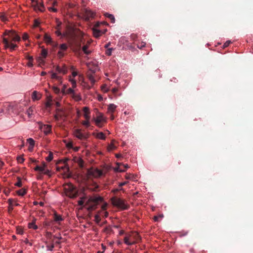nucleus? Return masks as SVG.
<instances>
[{"instance_id":"49530a36","label":"nucleus","mask_w":253,"mask_h":253,"mask_svg":"<svg viewBox=\"0 0 253 253\" xmlns=\"http://www.w3.org/2000/svg\"><path fill=\"white\" fill-rule=\"evenodd\" d=\"M42 55L44 57V58H45L46 56H47V51L44 49H42Z\"/></svg>"},{"instance_id":"7ed1b4c3","label":"nucleus","mask_w":253,"mask_h":253,"mask_svg":"<svg viewBox=\"0 0 253 253\" xmlns=\"http://www.w3.org/2000/svg\"><path fill=\"white\" fill-rule=\"evenodd\" d=\"M2 36H8V38L13 42H19L20 40V37L13 30H6Z\"/></svg>"},{"instance_id":"4468645a","label":"nucleus","mask_w":253,"mask_h":253,"mask_svg":"<svg viewBox=\"0 0 253 253\" xmlns=\"http://www.w3.org/2000/svg\"><path fill=\"white\" fill-rule=\"evenodd\" d=\"M42 95L37 91H34L32 94V99L33 101L39 100L41 99Z\"/></svg>"},{"instance_id":"7c9ffc66","label":"nucleus","mask_w":253,"mask_h":253,"mask_svg":"<svg viewBox=\"0 0 253 253\" xmlns=\"http://www.w3.org/2000/svg\"><path fill=\"white\" fill-rule=\"evenodd\" d=\"M61 24V22H58L57 26L55 28L57 29V30L55 31V34L58 36H60L61 35V33L60 32V31L59 29V27L60 26Z\"/></svg>"},{"instance_id":"ddd939ff","label":"nucleus","mask_w":253,"mask_h":253,"mask_svg":"<svg viewBox=\"0 0 253 253\" xmlns=\"http://www.w3.org/2000/svg\"><path fill=\"white\" fill-rule=\"evenodd\" d=\"M74 135L80 139H83L84 138V135L81 132V129H77L74 131Z\"/></svg>"},{"instance_id":"6e6d98bb","label":"nucleus","mask_w":253,"mask_h":253,"mask_svg":"<svg viewBox=\"0 0 253 253\" xmlns=\"http://www.w3.org/2000/svg\"><path fill=\"white\" fill-rule=\"evenodd\" d=\"M89 113H84V117L85 118L86 120H89L90 116H89Z\"/></svg>"},{"instance_id":"f257e3e1","label":"nucleus","mask_w":253,"mask_h":253,"mask_svg":"<svg viewBox=\"0 0 253 253\" xmlns=\"http://www.w3.org/2000/svg\"><path fill=\"white\" fill-rule=\"evenodd\" d=\"M102 200V198L100 196L89 197L88 198L86 196H84L80 198L78 203V205L81 206H83L84 203H85V206L86 207L87 210L91 211L95 210L98 204L101 202Z\"/></svg>"},{"instance_id":"a18cd8bd","label":"nucleus","mask_w":253,"mask_h":253,"mask_svg":"<svg viewBox=\"0 0 253 253\" xmlns=\"http://www.w3.org/2000/svg\"><path fill=\"white\" fill-rule=\"evenodd\" d=\"M60 48L63 50H66L67 49V45L65 43L61 44L60 46Z\"/></svg>"},{"instance_id":"13d9d810","label":"nucleus","mask_w":253,"mask_h":253,"mask_svg":"<svg viewBox=\"0 0 253 253\" xmlns=\"http://www.w3.org/2000/svg\"><path fill=\"white\" fill-rule=\"evenodd\" d=\"M24 242L26 244H29L30 246H32V243L30 242L28 240V239H26L24 241Z\"/></svg>"},{"instance_id":"39448f33","label":"nucleus","mask_w":253,"mask_h":253,"mask_svg":"<svg viewBox=\"0 0 253 253\" xmlns=\"http://www.w3.org/2000/svg\"><path fill=\"white\" fill-rule=\"evenodd\" d=\"M32 6L36 11H44L45 8L42 0H31Z\"/></svg>"},{"instance_id":"4be33fe9","label":"nucleus","mask_w":253,"mask_h":253,"mask_svg":"<svg viewBox=\"0 0 253 253\" xmlns=\"http://www.w3.org/2000/svg\"><path fill=\"white\" fill-rule=\"evenodd\" d=\"M71 96L73 99L76 101H80L82 99V97L79 94L76 93L75 92L71 95Z\"/></svg>"},{"instance_id":"e433bc0d","label":"nucleus","mask_w":253,"mask_h":253,"mask_svg":"<svg viewBox=\"0 0 253 253\" xmlns=\"http://www.w3.org/2000/svg\"><path fill=\"white\" fill-rule=\"evenodd\" d=\"M81 84L84 88L87 89H90L92 87V86H89L85 82H84V83H81Z\"/></svg>"},{"instance_id":"a19ab883","label":"nucleus","mask_w":253,"mask_h":253,"mask_svg":"<svg viewBox=\"0 0 253 253\" xmlns=\"http://www.w3.org/2000/svg\"><path fill=\"white\" fill-rule=\"evenodd\" d=\"M94 220L96 223H99L101 220L100 216L98 214H96L94 216Z\"/></svg>"},{"instance_id":"bb28decb","label":"nucleus","mask_w":253,"mask_h":253,"mask_svg":"<svg viewBox=\"0 0 253 253\" xmlns=\"http://www.w3.org/2000/svg\"><path fill=\"white\" fill-rule=\"evenodd\" d=\"M69 81L72 84V88H75L77 87L76 81L74 78H72L71 77H70Z\"/></svg>"},{"instance_id":"423d86ee","label":"nucleus","mask_w":253,"mask_h":253,"mask_svg":"<svg viewBox=\"0 0 253 253\" xmlns=\"http://www.w3.org/2000/svg\"><path fill=\"white\" fill-rule=\"evenodd\" d=\"M105 172V171H102L98 169L91 168L88 169L87 174L89 176H92L94 177H98L103 175Z\"/></svg>"},{"instance_id":"8fccbe9b","label":"nucleus","mask_w":253,"mask_h":253,"mask_svg":"<svg viewBox=\"0 0 253 253\" xmlns=\"http://www.w3.org/2000/svg\"><path fill=\"white\" fill-rule=\"evenodd\" d=\"M0 18L2 21H6L7 20V17L4 14H1L0 16Z\"/></svg>"},{"instance_id":"f3484780","label":"nucleus","mask_w":253,"mask_h":253,"mask_svg":"<svg viewBox=\"0 0 253 253\" xmlns=\"http://www.w3.org/2000/svg\"><path fill=\"white\" fill-rule=\"evenodd\" d=\"M42 129L45 134H48L51 131V126L49 125H44Z\"/></svg>"},{"instance_id":"864d4df0","label":"nucleus","mask_w":253,"mask_h":253,"mask_svg":"<svg viewBox=\"0 0 253 253\" xmlns=\"http://www.w3.org/2000/svg\"><path fill=\"white\" fill-rule=\"evenodd\" d=\"M83 111L84 113H89V108L87 107H84Z\"/></svg>"},{"instance_id":"412c9836","label":"nucleus","mask_w":253,"mask_h":253,"mask_svg":"<svg viewBox=\"0 0 253 253\" xmlns=\"http://www.w3.org/2000/svg\"><path fill=\"white\" fill-rule=\"evenodd\" d=\"M87 78L89 81L90 82L91 84H92V86L96 82V80L93 75L92 74H87Z\"/></svg>"},{"instance_id":"c85d7f7f","label":"nucleus","mask_w":253,"mask_h":253,"mask_svg":"<svg viewBox=\"0 0 253 253\" xmlns=\"http://www.w3.org/2000/svg\"><path fill=\"white\" fill-rule=\"evenodd\" d=\"M88 45H85L84 46H83V47H82V50L83 51V52L85 54H89L91 52V51L89 50H88Z\"/></svg>"},{"instance_id":"bf43d9fd","label":"nucleus","mask_w":253,"mask_h":253,"mask_svg":"<svg viewBox=\"0 0 253 253\" xmlns=\"http://www.w3.org/2000/svg\"><path fill=\"white\" fill-rule=\"evenodd\" d=\"M22 38L24 40L26 41L28 38V36L26 33H24L23 35Z\"/></svg>"},{"instance_id":"cd10ccee","label":"nucleus","mask_w":253,"mask_h":253,"mask_svg":"<svg viewBox=\"0 0 253 253\" xmlns=\"http://www.w3.org/2000/svg\"><path fill=\"white\" fill-rule=\"evenodd\" d=\"M114 140L112 141L111 143L109 144L107 149L108 151H111L116 148V146L114 145Z\"/></svg>"},{"instance_id":"0e129e2a","label":"nucleus","mask_w":253,"mask_h":253,"mask_svg":"<svg viewBox=\"0 0 253 253\" xmlns=\"http://www.w3.org/2000/svg\"><path fill=\"white\" fill-rule=\"evenodd\" d=\"M58 55L60 57H62L64 55V54L61 51H59L58 52Z\"/></svg>"},{"instance_id":"473e14b6","label":"nucleus","mask_w":253,"mask_h":253,"mask_svg":"<svg viewBox=\"0 0 253 253\" xmlns=\"http://www.w3.org/2000/svg\"><path fill=\"white\" fill-rule=\"evenodd\" d=\"M14 202V200L12 199H9L8 200V202L9 204V207L8 208L9 211H11L13 210V202Z\"/></svg>"},{"instance_id":"69168bd1","label":"nucleus","mask_w":253,"mask_h":253,"mask_svg":"<svg viewBox=\"0 0 253 253\" xmlns=\"http://www.w3.org/2000/svg\"><path fill=\"white\" fill-rule=\"evenodd\" d=\"M28 66L31 67L33 66L32 61H29V62L27 63Z\"/></svg>"},{"instance_id":"de8ad7c7","label":"nucleus","mask_w":253,"mask_h":253,"mask_svg":"<svg viewBox=\"0 0 253 253\" xmlns=\"http://www.w3.org/2000/svg\"><path fill=\"white\" fill-rule=\"evenodd\" d=\"M17 161L19 163H22L24 161V159L22 156H19L17 158Z\"/></svg>"},{"instance_id":"c03bdc74","label":"nucleus","mask_w":253,"mask_h":253,"mask_svg":"<svg viewBox=\"0 0 253 253\" xmlns=\"http://www.w3.org/2000/svg\"><path fill=\"white\" fill-rule=\"evenodd\" d=\"M146 43L144 42H141L137 44V47L139 49H142L143 47L145 46Z\"/></svg>"},{"instance_id":"20e7f679","label":"nucleus","mask_w":253,"mask_h":253,"mask_svg":"<svg viewBox=\"0 0 253 253\" xmlns=\"http://www.w3.org/2000/svg\"><path fill=\"white\" fill-rule=\"evenodd\" d=\"M111 202L114 206H115L121 209H126V207L124 201L120 198L114 197L112 198Z\"/></svg>"},{"instance_id":"c9c22d12","label":"nucleus","mask_w":253,"mask_h":253,"mask_svg":"<svg viewBox=\"0 0 253 253\" xmlns=\"http://www.w3.org/2000/svg\"><path fill=\"white\" fill-rule=\"evenodd\" d=\"M101 89L102 91H103L104 92H107L109 90V88L106 84H103V85H102Z\"/></svg>"},{"instance_id":"5701e85b","label":"nucleus","mask_w":253,"mask_h":253,"mask_svg":"<svg viewBox=\"0 0 253 253\" xmlns=\"http://www.w3.org/2000/svg\"><path fill=\"white\" fill-rule=\"evenodd\" d=\"M117 106L114 104H110L108 106V111L110 113H112L116 110Z\"/></svg>"},{"instance_id":"dca6fc26","label":"nucleus","mask_w":253,"mask_h":253,"mask_svg":"<svg viewBox=\"0 0 253 253\" xmlns=\"http://www.w3.org/2000/svg\"><path fill=\"white\" fill-rule=\"evenodd\" d=\"M50 73H51V78L53 79H55L61 84L62 83V78L61 76H58L56 73H53L52 71H51Z\"/></svg>"},{"instance_id":"f704fd0d","label":"nucleus","mask_w":253,"mask_h":253,"mask_svg":"<svg viewBox=\"0 0 253 253\" xmlns=\"http://www.w3.org/2000/svg\"><path fill=\"white\" fill-rule=\"evenodd\" d=\"M17 193L18 195L23 196L26 194V191L24 189H21L17 191Z\"/></svg>"},{"instance_id":"9d476101","label":"nucleus","mask_w":253,"mask_h":253,"mask_svg":"<svg viewBox=\"0 0 253 253\" xmlns=\"http://www.w3.org/2000/svg\"><path fill=\"white\" fill-rule=\"evenodd\" d=\"M95 13L89 9H85L84 10V16L86 20H89L90 18L95 17Z\"/></svg>"},{"instance_id":"09e8293b","label":"nucleus","mask_w":253,"mask_h":253,"mask_svg":"<svg viewBox=\"0 0 253 253\" xmlns=\"http://www.w3.org/2000/svg\"><path fill=\"white\" fill-rule=\"evenodd\" d=\"M79 81L82 82L81 83H84V82H85L84 77L83 75L82 74L79 75Z\"/></svg>"},{"instance_id":"6ab92c4d","label":"nucleus","mask_w":253,"mask_h":253,"mask_svg":"<svg viewBox=\"0 0 253 253\" xmlns=\"http://www.w3.org/2000/svg\"><path fill=\"white\" fill-rule=\"evenodd\" d=\"M44 41L45 42L48 44H51L53 42L51 37L47 34H45L44 36Z\"/></svg>"},{"instance_id":"b1692460","label":"nucleus","mask_w":253,"mask_h":253,"mask_svg":"<svg viewBox=\"0 0 253 253\" xmlns=\"http://www.w3.org/2000/svg\"><path fill=\"white\" fill-rule=\"evenodd\" d=\"M104 16L108 18L111 21L112 23H115V19L113 15L109 14L108 13H105L104 14Z\"/></svg>"},{"instance_id":"052dcab7","label":"nucleus","mask_w":253,"mask_h":253,"mask_svg":"<svg viewBox=\"0 0 253 253\" xmlns=\"http://www.w3.org/2000/svg\"><path fill=\"white\" fill-rule=\"evenodd\" d=\"M97 99L98 101H101L103 100V97L101 95L98 94L97 95Z\"/></svg>"},{"instance_id":"9b49d317","label":"nucleus","mask_w":253,"mask_h":253,"mask_svg":"<svg viewBox=\"0 0 253 253\" xmlns=\"http://www.w3.org/2000/svg\"><path fill=\"white\" fill-rule=\"evenodd\" d=\"M107 31L106 29L103 30H100L95 28L93 29V34L94 37L98 38L100 37L101 35L105 33Z\"/></svg>"},{"instance_id":"aec40b11","label":"nucleus","mask_w":253,"mask_h":253,"mask_svg":"<svg viewBox=\"0 0 253 253\" xmlns=\"http://www.w3.org/2000/svg\"><path fill=\"white\" fill-rule=\"evenodd\" d=\"M80 42H78L76 38L75 37H74L73 38L72 42H73V43L75 45H76L77 47L80 48L81 46V42H82V39L80 38Z\"/></svg>"},{"instance_id":"37998d69","label":"nucleus","mask_w":253,"mask_h":253,"mask_svg":"<svg viewBox=\"0 0 253 253\" xmlns=\"http://www.w3.org/2000/svg\"><path fill=\"white\" fill-rule=\"evenodd\" d=\"M46 247L47 249V251H52L53 248H54V244H52L51 245H47Z\"/></svg>"},{"instance_id":"603ef678","label":"nucleus","mask_w":253,"mask_h":253,"mask_svg":"<svg viewBox=\"0 0 253 253\" xmlns=\"http://www.w3.org/2000/svg\"><path fill=\"white\" fill-rule=\"evenodd\" d=\"M66 146L69 149L72 148L73 147L72 142L71 141L68 142L67 143H66Z\"/></svg>"},{"instance_id":"2f4dec72","label":"nucleus","mask_w":253,"mask_h":253,"mask_svg":"<svg viewBox=\"0 0 253 253\" xmlns=\"http://www.w3.org/2000/svg\"><path fill=\"white\" fill-rule=\"evenodd\" d=\"M28 227H29V228H32V229H34L35 230H36L38 229V226L35 224L34 221L29 223L28 224Z\"/></svg>"},{"instance_id":"79ce46f5","label":"nucleus","mask_w":253,"mask_h":253,"mask_svg":"<svg viewBox=\"0 0 253 253\" xmlns=\"http://www.w3.org/2000/svg\"><path fill=\"white\" fill-rule=\"evenodd\" d=\"M82 124L86 126V127H88L90 126V123L89 120H86V121H84L82 122Z\"/></svg>"},{"instance_id":"a211bd4d","label":"nucleus","mask_w":253,"mask_h":253,"mask_svg":"<svg viewBox=\"0 0 253 253\" xmlns=\"http://www.w3.org/2000/svg\"><path fill=\"white\" fill-rule=\"evenodd\" d=\"M54 220L56 222H59L63 220V218L61 215L58 214L56 212H54Z\"/></svg>"},{"instance_id":"4c0bfd02","label":"nucleus","mask_w":253,"mask_h":253,"mask_svg":"<svg viewBox=\"0 0 253 253\" xmlns=\"http://www.w3.org/2000/svg\"><path fill=\"white\" fill-rule=\"evenodd\" d=\"M53 159V154L52 152H49L48 156L46 158V160L48 162L51 161Z\"/></svg>"},{"instance_id":"774afa93","label":"nucleus","mask_w":253,"mask_h":253,"mask_svg":"<svg viewBox=\"0 0 253 253\" xmlns=\"http://www.w3.org/2000/svg\"><path fill=\"white\" fill-rule=\"evenodd\" d=\"M118 88H112V91L114 93H116L117 92V91H118Z\"/></svg>"},{"instance_id":"72a5a7b5","label":"nucleus","mask_w":253,"mask_h":253,"mask_svg":"<svg viewBox=\"0 0 253 253\" xmlns=\"http://www.w3.org/2000/svg\"><path fill=\"white\" fill-rule=\"evenodd\" d=\"M75 90L73 88H69L67 90H66V94H70V95H72V94H73L74 92H75Z\"/></svg>"},{"instance_id":"ea45409f","label":"nucleus","mask_w":253,"mask_h":253,"mask_svg":"<svg viewBox=\"0 0 253 253\" xmlns=\"http://www.w3.org/2000/svg\"><path fill=\"white\" fill-rule=\"evenodd\" d=\"M17 179L18 181L15 184V185L17 187H20L22 186V182L21 181V179L19 177H18Z\"/></svg>"},{"instance_id":"6e6552de","label":"nucleus","mask_w":253,"mask_h":253,"mask_svg":"<svg viewBox=\"0 0 253 253\" xmlns=\"http://www.w3.org/2000/svg\"><path fill=\"white\" fill-rule=\"evenodd\" d=\"M2 42L4 44V48L5 49L9 48L10 50L12 51L17 47V45L16 44L10 42H9V39L5 37H3Z\"/></svg>"},{"instance_id":"1a4fd4ad","label":"nucleus","mask_w":253,"mask_h":253,"mask_svg":"<svg viewBox=\"0 0 253 253\" xmlns=\"http://www.w3.org/2000/svg\"><path fill=\"white\" fill-rule=\"evenodd\" d=\"M137 176L132 174L127 173V189L130 188V185L133 186L135 182L137 180Z\"/></svg>"},{"instance_id":"680f3d73","label":"nucleus","mask_w":253,"mask_h":253,"mask_svg":"<svg viewBox=\"0 0 253 253\" xmlns=\"http://www.w3.org/2000/svg\"><path fill=\"white\" fill-rule=\"evenodd\" d=\"M27 114H28V116H30L32 114V109L31 108H29L27 110Z\"/></svg>"},{"instance_id":"3c124183","label":"nucleus","mask_w":253,"mask_h":253,"mask_svg":"<svg viewBox=\"0 0 253 253\" xmlns=\"http://www.w3.org/2000/svg\"><path fill=\"white\" fill-rule=\"evenodd\" d=\"M53 89L56 93H58L60 92V89L56 86H53Z\"/></svg>"},{"instance_id":"338daca9","label":"nucleus","mask_w":253,"mask_h":253,"mask_svg":"<svg viewBox=\"0 0 253 253\" xmlns=\"http://www.w3.org/2000/svg\"><path fill=\"white\" fill-rule=\"evenodd\" d=\"M130 38L133 39V40H134L136 38H137V35H135V34H132L131 36H130Z\"/></svg>"},{"instance_id":"a878e982","label":"nucleus","mask_w":253,"mask_h":253,"mask_svg":"<svg viewBox=\"0 0 253 253\" xmlns=\"http://www.w3.org/2000/svg\"><path fill=\"white\" fill-rule=\"evenodd\" d=\"M126 183V181L122 182V183H120L119 184V187L118 188L114 189L113 190H112V191L113 193H116V192H117L118 191L121 190H122V186L123 185H125Z\"/></svg>"},{"instance_id":"4d7b16f0","label":"nucleus","mask_w":253,"mask_h":253,"mask_svg":"<svg viewBox=\"0 0 253 253\" xmlns=\"http://www.w3.org/2000/svg\"><path fill=\"white\" fill-rule=\"evenodd\" d=\"M48 10L49 11H53V12H56L57 11L56 8H54L53 7H48Z\"/></svg>"},{"instance_id":"f03ea898","label":"nucleus","mask_w":253,"mask_h":253,"mask_svg":"<svg viewBox=\"0 0 253 253\" xmlns=\"http://www.w3.org/2000/svg\"><path fill=\"white\" fill-rule=\"evenodd\" d=\"M64 189L66 195L70 198H74L77 196L78 191L71 183L64 185Z\"/></svg>"},{"instance_id":"2eb2a0df","label":"nucleus","mask_w":253,"mask_h":253,"mask_svg":"<svg viewBox=\"0 0 253 253\" xmlns=\"http://www.w3.org/2000/svg\"><path fill=\"white\" fill-rule=\"evenodd\" d=\"M56 71L59 73H62L63 74H67L68 70L65 66H63L62 68L60 67L59 66H56Z\"/></svg>"},{"instance_id":"58836bf2","label":"nucleus","mask_w":253,"mask_h":253,"mask_svg":"<svg viewBox=\"0 0 253 253\" xmlns=\"http://www.w3.org/2000/svg\"><path fill=\"white\" fill-rule=\"evenodd\" d=\"M114 50V48H108L106 51V54L108 56H110L112 54V52Z\"/></svg>"},{"instance_id":"393cba45","label":"nucleus","mask_w":253,"mask_h":253,"mask_svg":"<svg viewBox=\"0 0 253 253\" xmlns=\"http://www.w3.org/2000/svg\"><path fill=\"white\" fill-rule=\"evenodd\" d=\"M27 141L31 147V148H29V149L30 150H32L33 149V147L35 145V141L33 139L31 138L27 139Z\"/></svg>"},{"instance_id":"c756f323","label":"nucleus","mask_w":253,"mask_h":253,"mask_svg":"<svg viewBox=\"0 0 253 253\" xmlns=\"http://www.w3.org/2000/svg\"><path fill=\"white\" fill-rule=\"evenodd\" d=\"M96 136L97 138H98L99 139H101V140H104L106 138V136H105L104 133H103L102 132L98 133L96 134Z\"/></svg>"},{"instance_id":"5fc2aeb1","label":"nucleus","mask_w":253,"mask_h":253,"mask_svg":"<svg viewBox=\"0 0 253 253\" xmlns=\"http://www.w3.org/2000/svg\"><path fill=\"white\" fill-rule=\"evenodd\" d=\"M231 43V41H226L224 43V45H223V46L224 47H226L227 46H229V45Z\"/></svg>"},{"instance_id":"e2e57ef3","label":"nucleus","mask_w":253,"mask_h":253,"mask_svg":"<svg viewBox=\"0 0 253 253\" xmlns=\"http://www.w3.org/2000/svg\"><path fill=\"white\" fill-rule=\"evenodd\" d=\"M72 76L74 78L76 76H77L78 75V73L77 71H73L72 73Z\"/></svg>"},{"instance_id":"0eeeda50","label":"nucleus","mask_w":253,"mask_h":253,"mask_svg":"<svg viewBox=\"0 0 253 253\" xmlns=\"http://www.w3.org/2000/svg\"><path fill=\"white\" fill-rule=\"evenodd\" d=\"M47 165L45 163H43L42 166H37L34 169L35 171H40L41 173L47 175H51L50 171L46 168Z\"/></svg>"},{"instance_id":"f8f14e48","label":"nucleus","mask_w":253,"mask_h":253,"mask_svg":"<svg viewBox=\"0 0 253 253\" xmlns=\"http://www.w3.org/2000/svg\"><path fill=\"white\" fill-rule=\"evenodd\" d=\"M95 124L99 127H101L100 123L104 121V118L101 114H99L94 119Z\"/></svg>"}]
</instances>
